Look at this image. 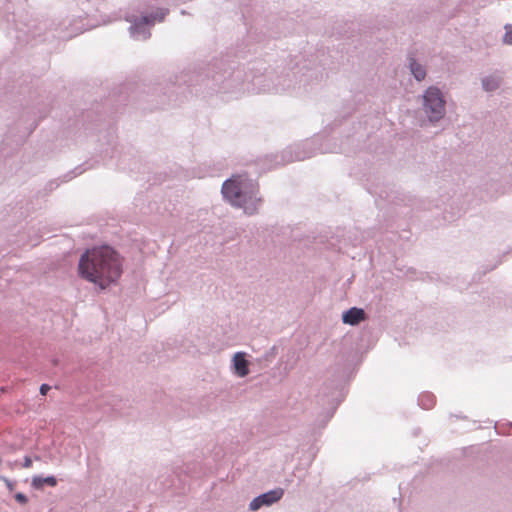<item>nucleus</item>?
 I'll list each match as a JSON object with an SVG mask.
<instances>
[{"mask_svg":"<svg viewBox=\"0 0 512 512\" xmlns=\"http://www.w3.org/2000/svg\"><path fill=\"white\" fill-rule=\"evenodd\" d=\"M503 78L500 74H493L482 78V88L486 92H492L497 90L502 84Z\"/></svg>","mask_w":512,"mask_h":512,"instance_id":"9","label":"nucleus"},{"mask_svg":"<svg viewBox=\"0 0 512 512\" xmlns=\"http://www.w3.org/2000/svg\"><path fill=\"white\" fill-rule=\"evenodd\" d=\"M23 466L25 468H30L32 466V459L29 456L24 457V463Z\"/></svg>","mask_w":512,"mask_h":512,"instance_id":"15","label":"nucleus"},{"mask_svg":"<svg viewBox=\"0 0 512 512\" xmlns=\"http://www.w3.org/2000/svg\"><path fill=\"white\" fill-rule=\"evenodd\" d=\"M78 272L83 279L104 290L121 277L122 259L110 246L93 247L81 255Z\"/></svg>","mask_w":512,"mask_h":512,"instance_id":"1","label":"nucleus"},{"mask_svg":"<svg viewBox=\"0 0 512 512\" xmlns=\"http://www.w3.org/2000/svg\"><path fill=\"white\" fill-rule=\"evenodd\" d=\"M420 404L422 405L423 408L430 409L434 405V399L429 394L422 395L420 398Z\"/></svg>","mask_w":512,"mask_h":512,"instance_id":"12","label":"nucleus"},{"mask_svg":"<svg viewBox=\"0 0 512 512\" xmlns=\"http://www.w3.org/2000/svg\"><path fill=\"white\" fill-rule=\"evenodd\" d=\"M365 316L362 308L352 307L343 313L342 320L345 324L355 326L364 321Z\"/></svg>","mask_w":512,"mask_h":512,"instance_id":"7","label":"nucleus"},{"mask_svg":"<svg viewBox=\"0 0 512 512\" xmlns=\"http://www.w3.org/2000/svg\"><path fill=\"white\" fill-rule=\"evenodd\" d=\"M44 485L54 487L57 485V479L54 476H47V477L34 476L32 478V486L35 489H41V488H43Z\"/></svg>","mask_w":512,"mask_h":512,"instance_id":"10","label":"nucleus"},{"mask_svg":"<svg viewBox=\"0 0 512 512\" xmlns=\"http://www.w3.org/2000/svg\"><path fill=\"white\" fill-rule=\"evenodd\" d=\"M15 499L17 502L23 505H25L28 502L27 496L21 492L15 494Z\"/></svg>","mask_w":512,"mask_h":512,"instance_id":"13","label":"nucleus"},{"mask_svg":"<svg viewBox=\"0 0 512 512\" xmlns=\"http://www.w3.org/2000/svg\"><path fill=\"white\" fill-rule=\"evenodd\" d=\"M4 481H5V483H6L7 487H8V489H9V490H13V488H14L13 483H12L10 480L6 479V478H4Z\"/></svg>","mask_w":512,"mask_h":512,"instance_id":"16","label":"nucleus"},{"mask_svg":"<svg viewBox=\"0 0 512 512\" xmlns=\"http://www.w3.org/2000/svg\"><path fill=\"white\" fill-rule=\"evenodd\" d=\"M244 352H237L232 359L233 371L238 377H245L249 374V362L245 359Z\"/></svg>","mask_w":512,"mask_h":512,"instance_id":"6","label":"nucleus"},{"mask_svg":"<svg viewBox=\"0 0 512 512\" xmlns=\"http://www.w3.org/2000/svg\"><path fill=\"white\" fill-rule=\"evenodd\" d=\"M408 66L411 74L417 81H423L426 77V68L420 64L413 56L408 58Z\"/></svg>","mask_w":512,"mask_h":512,"instance_id":"8","label":"nucleus"},{"mask_svg":"<svg viewBox=\"0 0 512 512\" xmlns=\"http://www.w3.org/2000/svg\"><path fill=\"white\" fill-rule=\"evenodd\" d=\"M222 194L232 206L242 208L247 215H254L259 210L261 198L258 197L257 185L241 175L226 180Z\"/></svg>","mask_w":512,"mask_h":512,"instance_id":"2","label":"nucleus"},{"mask_svg":"<svg viewBox=\"0 0 512 512\" xmlns=\"http://www.w3.org/2000/svg\"><path fill=\"white\" fill-rule=\"evenodd\" d=\"M505 34L502 38V41L506 45H512V24H506L504 26Z\"/></svg>","mask_w":512,"mask_h":512,"instance_id":"11","label":"nucleus"},{"mask_svg":"<svg viewBox=\"0 0 512 512\" xmlns=\"http://www.w3.org/2000/svg\"><path fill=\"white\" fill-rule=\"evenodd\" d=\"M284 495V490L282 488H275L268 492H265L257 497H255L249 504V509L251 511H256L263 506H270L276 502H278Z\"/></svg>","mask_w":512,"mask_h":512,"instance_id":"5","label":"nucleus"},{"mask_svg":"<svg viewBox=\"0 0 512 512\" xmlns=\"http://www.w3.org/2000/svg\"><path fill=\"white\" fill-rule=\"evenodd\" d=\"M50 389H51V387H50L48 384H42V385L40 386V393H41L42 395H46V394H47V392H48Z\"/></svg>","mask_w":512,"mask_h":512,"instance_id":"14","label":"nucleus"},{"mask_svg":"<svg viewBox=\"0 0 512 512\" xmlns=\"http://www.w3.org/2000/svg\"><path fill=\"white\" fill-rule=\"evenodd\" d=\"M168 10L160 9L155 14L149 16H142L141 18L127 17L126 20L131 23L130 34L135 39L146 40L151 36L150 27H152L155 21H163Z\"/></svg>","mask_w":512,"mask_h":512,"instance_id":"4","label":"nucleus"},{"mask_svg":"<svg viewBox=\"0 0 512 512\" xmlns=\"http://www.w3.org/2000/svg\"><path fill=\"white\" fill-rule=\"evenodd\" d=\"M422 110L428 121L438 123L446 114V101L442 91L435 86L428 87L422 95Z\"/></svg>","mask_w":512,"mask_h":512,"instance_id":"3","label":"nucleus"},{"mask_svg":"<svg viewBox=\"0 0 512 512\" xmlns=\"http://www.w3.org/2000/svg\"><path fill=\"white\" fill-rule=\"evenodd\" d=\"M302 159H304V157H300V156L297 157V160H302Z\"/></svg>","mask_w":512,"mask_h":512,"instance_id":"17","label":"nucleus"}]
</instances>
